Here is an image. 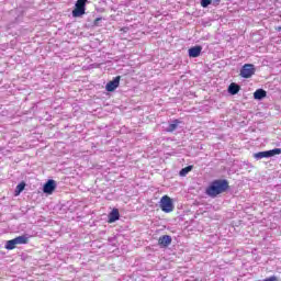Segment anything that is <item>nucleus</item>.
Listing matches in <instances>:
<instances>
[{
	"mask_svg": "<svg viewBox=\"0 0 281 281\" xmlns=\"http://www.w3.org/2000/svg\"><path fill=\"white\" fill-rule=\"evenodd\" d=\"M229 188V182L225 179H218L211 182V184L206 188L205 194L211 196V199H216L218 194H223V192H227Z\"/></svg>",
	"mask_w": 281,
	"mask_h": 281,
	"instance_id": "1",
	"label": "nucleus"
},
{
	"mask_svg": "<svg viewBox=\"0 0 281 281\" xmlns=\"http://www.w3.org/2000/svg\"><path fill=\"white\" fill-rule=\"evenodd\" d=\"M27 243H30V238L26 237L25 235H22L8 240L5 243L4 248L8 249L9 251H12V249H16V245H27Z\"/></svg>",
	"mask_w": 281,
	"mask_h": 281,
	"instance_id": "2",
	"label": "nucleus"
},
{
	"mask_svg": "<svg viewBox=\"0 0 281 281\" xmlns=\"http://www.w3.org/2000/svg\"><path fill=\"white\" fill-rule=\"evenodd\" d=\"M160 210H162L166 214H170V212L175 211V204L172 203V199L168 195H164L160 199Z\"/></svg>",
	"mask_w": 281,
	"mask_h": 281,
	"instance_id": "3",
	"label": "nucleus"
},
{
	"mask_svg": "<svg viewBox=\"0 0 281 281\" xmlns=\"http://www.w3.org/2000/svg\"><path fill=\"white\" fill-rule=\"evenodd\" d=\"M87 10V0H77L75 4V9L72 10V16L78 19V16H82Z\"/></svg>",
	"mask_w": 281,
	"mask_h": 281,
	"instance_id": "4",
	"label": "nucleus"
},
{
	"mask_svg": "<svg viewBox=\"0 0 281 281\" xmlns=\"http://www.w3.org/2000/svg\"><path fill=\"white\" fill-rule=\"evenodd\" d=\"M256 74V67L252 64H245L240 69L241 78H251Z\"/></svg>",
	"mask_w": 281,
	"mask_h": 281,
	"instance_id": "5",
	"label": "nucleus"
},
{
	"mask_svg": "<svg viewBox=\"0 0 281 281\" xmlns=\"http://www.w3.org/2000/svg\"><path fill=\"white\" fill-rule=\"evenodd\" d=\"M274 155H281V149L274 148V149L267 150V151H259V153L255 154V158L256 159H265L267 157H274Z\"/></svg>",
	"mask_w": 281,
	"mask_h": 281,
	"instance_id": "6",
	"label": "nucleus"
},
{
	"mask_svg": "<svg viewBox=\"0 0 281 281\" xmlns=\"http://www.w3.org/2000/svg\"><path fill=\"white\" fill-rule=\"evenodd\" d=\"M120 80H122V76H116L113 78V80L109 81L105 85V90L109 91L110 93H113L117 87H120Z\"/></svg>",
	"mask_w": 281,
	"mask_h": 281,
	"instance_id": "7",
	"label": "nucleus"
},
{
	"mask_svg": "<svg viewBox=\"0 0 281 281\" xmlns=\"http://www.w3.org/2000/svg\"><path fill=\"white\" fill-rule=\"evenodd\" d=\"M54 190H56V181L55 180H48L43 187V192L45 194H54Z\"/></svg>",
	"mask_w": 281,
	"mask_h": 281,
	"instance_id": "8",
	"label": "nucleus"
},
{
	"mask_svg": "<svg viewBox=\"0 0 281 281\" xmlns=\"http://www.w3.org/2000/svg\"><path fill=\"white\" fill-rule=\"evenodd\" d=\"M158 245L160 247H169L172 245V237L170 235H162L158 238Z\"/></svg>",
	"mask_w": 281,
	"mask_h": 281,
	"instance_id": "9",
	"label": "nucleus"
},
{
	"mask_svg": "<svg viewBox=\"0 0 281 281\" xmlns=\"http://www.w3.org/2000/svg\"><path fill=\"white\" fill-rule=\"evenodd\" d=\"M201 52H203V46L198 45L189 48V58H199Z\"/></svg>",
	"mask_w": 281,
	"mask_h": 281,
	"instance_id": "10",
	"label": "nucleus"
},
{
	"mask_svg": "<svg viewBox=\"0 0 281 281\" xmlns=\"http://www.w3.org/2000/svg\"><path fill=\"white\" fill-rule=\"evenodd\" d=\"M120 221V210L113 209L108 215V223H115Z\"/></svg>",
	"mask_w": 281,
	"mask_h": 281,
	"instance_id": "11",
	"label": "nucleus"
},
{
	"mask_svg": "<svg viewBox=\"0 0 281 281\" xmlns=\"http://www.w3.org/2000/svg\"><path fill=\"white\" fill-rule=\"evenodd\" d=\"M239 91L240 87L237 83L233 82L228 86V93H231V95H236Z\"/></svg>",
	"mask_w": 281,
	"mask_h": 281,
	"instance_id": "12",
	"label": "nucleus"
},
{
	"mask_svg": "<svg viewBox=\"0 0 281 281\" xmlns=\"http://www.w3.org/2000/svg\"><path fill=\"white\" fill-rule=\"evenodd\" d=\"M267 95V91L263 89H257L254 92L255 100H263V98Z\"/></svg>",
	"mask_w": 281,
	"mask_h": 281,
	"instance_id": "13",
	"label": "nucleus"
},
{
	"mask_svg": "<svg viewBox=\"0 0 281 281\" xmlns=\"http://www.w3.org/2000/svg\"><path fill=\"white\" fill-rule=\"evenodd\" d=\"M181 124L179 120H175L173 123L169 125L168 132L173 133V131H177V127Z\"/></svg>",
	"mask_w": 281,
	"mask_h": 281,
	"instance_id": "14",
	"label": "nucleus"
},
{
	"mask_svg": "<svg viewBox=\"0 0 281 281\" xmlns=\"http://www.w3.org/2000/svg\"><path fill=\"white\" fill-rule=\"evenodd\" d=\"M25 190V182H21L15 188V196H19Z\"/></svg>",
	"mask_w": 281,
	"mask_h": 281,
	"instance_id": "15",
	"label": "nucleus"
},
{
	"mask_svg": "<svg viewBox=\"0 0 281 281\" xmlns=\"http://www.w3.org/2000/svg\"><path fill=\"white\" fill-rule=\"evenodd\" d=\"M192 166H187L180 170V177H186L188 172H192Z\"/></svg>",
	"mask_w": 281,
	"mask_h": 281,
	"instance_id": "16",
	"label": "nucleus"
},
{
	"mask_svg": "<svg viewBox=\"0 0 281 281\" xmlns=\"http://www.w3.org/2000/svg\"><path fill=\"white\" fill-rule=\"evenodd\" d=\"M202 8H207V5H212V0H200Z\"/></svg>",
	"mask_w": 281,
	"mask_h": 281,
	"instance_id": "17",
	"label": "nucleus"
},
{
	"mask_svg": "<svg viewBox=\"0 0 281 281\" xmlns=\"http://www.w3.org/2000/svg\"><path fill=\"white\" fill-rule=\"evenodd\" d=\"M100 21H102V18H97V19L93 21L94 27H98V26L100 25Z\"/></svg>",
	"mask_w": 281,
	"mask_h": 281,
	"instance_id": "18",
	"label": "nucleus"
},
{
	"mask_svg": "<svg viewBox=\"0 0 281 281\" xmlns=\"http://www.w3.org/2000/svg\"><path fill=\"white\" fill-rule=\"evenodd\" d=\"M263 281H278V277L272 276L270 278L263 279Z\"/></svg>",
	"mask_w": 281,
	"mask_h": 281,
	"instance_id": "19",
	"label": "nucleus"
},
{
	"mask_svg": "<svg viewBox=\"0 0 281 281\" xmlns=\"http://www.w3.org/2000/svg\"><path fill=\"white\" fill-rule=\"evenodd\" d=\"M121 32H128V27L121 29Z\"/></svg>",
	"mask_w": 281,
	"mask_h": 281,
	"instance_id": "20",
	"label": "nucleus"
},
{
	"mask_svg": "<svg viewBox=\"0 0 281 281\" xmlns=\"http://www.w3.org/2000/svg\"><path fill=\"white\" fill-rule=\"evenodd\" d=\"M215 1V3H217V4H220L221 3V0H214Z\"/></svg>",
	"mask_w": 281,
	"mask_h": 281,
	"instance_id": "21",
	"label": "nucleus"
}]
</instances>
